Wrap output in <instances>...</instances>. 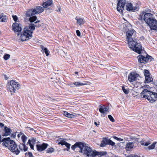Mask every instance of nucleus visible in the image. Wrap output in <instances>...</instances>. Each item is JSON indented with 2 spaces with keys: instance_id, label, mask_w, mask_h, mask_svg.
<instances>
[{
  "instance_id": "nucleus-1",
  "label": "nucleus",
  "mask_w": 157,
  "mask_h": 157,
  "mask_svg": "<svg viewBox=\"0 0 157 157\" xmlns=\"http://www.w3.org/2000/svg\"><path fill=\"white\" fill-rule=\"evenodd\" d=\"M83 147H81L79 152L83 153L87 157H95L98 156L99 157L105 155L107 154L106 151L98 152L96 150L93 151L90 147L86 146V144L82 143Z\"/></svg>"
},
{
  "instance_id": "nucleus-2",
  "label": "nucleus",
  "mask_w": 157,
  "mask_h": 157,
  "mask_svg": "<svg viewBox=\"0 0 157 157\" xmlns=\"http://www.w3.org/2000/svg\"><path fill=\"white\" fill-rule=\"evenodd\" d=\"M2 142L4 146L8 147L16 155H18L20 153V151L18 149L16 144L13 140H11L10 138H5L2 140Z\"/></svg>"
},
{
  "instance_id": "nucleus-3",
  "label": "nucleus",
  "mask_w": 157,
  "mask_h": 157,
  "mask_svg": "<svg viewBox=\"0 0 157 157\" xmlns=\"http://www.w3.org/2000/svg\"><path fill=\"white\" fill-rule=\"evenodd\" d=\"M137 40H127L128 44L131 50L139 54L141 53L142 46L136 41Z\"/></svg>"
},
{
  "instance_id": "nucleus-4",
  "label": "nucleus",
  "mask_w": 157,
  "mask_h": 157,
  "mask_svg": "<svg viewBox=\"0 0 157 157\" xmlns=\"http://www.w3.org/2000/svg\"><path fill=\"white\" fill-rule=\"evenodd\" d=\"M36 26V25L34 24L31 23L29 24V29L27 27L25 28L22 34L21 35V39H23L24 38H31L33 33L32 31L34 30L35 29Z\"/></svg>"
},
{
  "instance_id": "nucleus-5",
  "label": "nucleus",
  "mask_w": 157,
  "mask_h": 157,
  "mask_svg": "<svg viewBox=\"0 0 157 157\" xmlns=\"http://www.w3.org/2000/svg\"><path fill=\"white\" fill-rule=\"evenodd\" d=\"M8 86L7 87L8 90L11 93H15L16 90L20 88V84L13 80H11L8 83Z\"/></svg>"
},
{
  "instance_id": "nucleus-6",
  "label": "nucleus",
  "mask_w": 157,
  "mask_h": 157,
  "mask_svg": "<svg viewBox=\"0 0 157 157\" xmlns=\"http://www.w3.org/2000/svg\"><path fill=\"white\" fill-rule=\"evenodd\" d=\"M139 63H147L149 60L151 61V59H152L151 56L147 55L146 57L142 55H140L137 57Z\"/></svg>"
},
{
  "instance_id": "nucleus-7",
  "label": "nucleus",
  "mask_w": 157,
  "mask_h": 157,
  "mask_svg": "<svg viewBox=\"0 0 157 157\" xmlns=\"http://www.w3.org/2000/svg\"><path fill=\"white\" fill-rule=\"evenodd\" d=\"M115 143L109 139L106 138H103L101 141V143L100 144V146L101 147H104L106 145H109L112 146L115 145Z\"/></svg>"
},
{
  "instance_id": "nucleus-8",
  "label": "nucleus",
  "mask_w": 157,
  "mask_h": 157,
  "mask_svg": "<svg viewBox=\"0 0 157 157\" xmlns=\"http://www.w3.org/2000/svg\"><path fill=\"white\" fill-rule=\"evenodd\" d=\"M149 87V86H146L143 87L144 90L140 93V96L141 98L147 99L148 98L149 96V94L151 93V91L147 90V89Z\"/></svg>"
},
{
  "instance_id": "nucleus-9",
  "label": "nucleus",
  "mask_w": 157,
  "mask_h": 157,
  "mask_svg": "<svg viewBox=\"0 0 157 157\" xmlns=\"http://www.w3.org/2000/svg\"><path fill=\"white\" fill-rule=\"evenodd\" d=\"M136 32L133 29L129 30L126 32L127 39H136Z\"/></svg>"
},
{
  "instance_id": "nucleus-10",
  "label": "nucleus",
  "mask_w": 157,
  "mask_h": 157,
  "mask_svg": "<svg viewBox=\"0 0 157 157\" xmlns=\"http://www.w3.org/2000/svg\"><path fill=\"white\" fill-rule=\"evenodd\" d=\"M148 22L147 24L151 30H157V21L154 18Z\"/></svg>"
},
{
  "instance_id": "nucleus-11",
  "label": "nucleus",
  "mask_w": 157,
  "mask_h": 157,
  "mask_svg": "<svg viewBox=\"0 0 157 157\" xmlns=\"http://www.w3.org/2000/svg\"><path fill=\"white\" fill-rule=\"evenodd\" d=\"M118 2L117 6V10L119 12H122L124 9L125 4V0H118Z\"/></svg>"
},
{
  "instance_id": "nucleus-12",
  "label": "nucleus",
  "mask_w": 157,
  "mask_h": 157,
  "mask_svg": "<svg viewBox=\"0 0 157 157\" xmlns=\"http://www.w3.org/2000/svg\"><path fill=\"white\" fill-rule=\"evenodd\" d=\"M152 14L150 13H147L145 12L144 16L143 19L147 24L149 21L155 18L153 17Z\"/></svg>"
},
{
  "instance_id": "nucleus-13",
  "label": "nucleus",
  "mask_w": 157,
  "mask_h": 157,
  "mask_svg": "<svg viewBox=\"0 0 157 157\" xmlns=\"http://www.w3.org/2000/svg\"><path fill=\"white\" fill-rule=\"evenodd\" d=\"M12 27L15 32H20L22 29L21 25L19 23H14L12 25Z\"/></svg>"
},
{
  "instance_id": "nucleus-14",
  "label": "nucleus",
  "mask_w": 157,
  "mask_h": 157,
  "mask_svg": "<svg viewBox=\"0 0 157 157\" xmlns=\"http://www.w3.org/2000/svg\"><path fill=\"white\" fill-rule=\"evenodd\" d=\"M147 99L151 102H154L157 100V93L151 91V93L149 94V96Z\"/></svg>"
},
{
  "instance_id": "nucleus-15",
  "label": "nucleus",
  "mask_w": 157,
  "mask_h": 157,
  "mask_svg": "<svg viewBox=\"0 0 157 157\" xmlns=\"http://www.w3.org/2000/svg\"><path fill=\"white\" fill-rule=\"evenodd\" d=\"M139 75L137 74L132 72L128 75V80L130 82H133L136 80Z\"/></svg>"
},
{
  "instance_id": "nucleus-16",
  "label": "nucleus",
  "mask_w": 157,
  "mask_h": 157,
  "mask_svg": "<svg viewBox=\"0 0 157 157\" xmlns=\"http://www.w3.org/2000/svg\"><path fill=\"white\" fill-rule=\"evenodd\" d=\"M48 144L46 143H43L41 144H36L37 150L39 151H42L44 150L48 147Z\"/></svg>"
},
{
  "instance_id": "nucleus-17",
  "label": "nucleus",
  "mask_w": 157,
  "mask_h": 157,
  "mask_svg": "<svg viewBox=\"0 0 157 157\" xmlns=\"http://www.w3.org/2000/svg\"><path fill=\"white\" fill-rule=\"evenodd\" d=\"M126 10L128 11H132L136 10L137 7L136 6H133L130 3H127L126 5Z\"/></svg>"
},
{
  "instance_id": "nucleus-18",
  "label": "nucleus",
  "mask_w": 157,
  "mask_h": 157,
  "mask_svg": "<svg viewBox=\"0 0 157 157\" xmlns=\"http://www.w3.org/2000/svg\"><path fill=\"white\" fill-rule=\"evenodd\" d=\"M99 111L101 113H104L105 112H109V107L104 105L99 106Z\"/></svg>"
},
{
  "instance_id": "nucleus-19",
  "label": "nucleus",
  "mask_w": 157,
  "mask_h": 157,
  "mask_svg": "<svg viewBox=\"0 0 157 157\" xmlns=\"http://www.w3.org/2000/svg\"><path fill=\"white\" fill-rule=\"evenodd\" d=\"M83 147L82 145V143L78 142H76L71 147V149L73 150H74L77 148H79V150H80L81 147Z\"/></svg>"
},
{
  "instance_id": "nucleus-20",
  "label": "nucleus",
  "mask_w": 157,
  "mask_h": 157,
  "mask_svg": "<svg viewBox=\"0 0 157 157\" xmlns=\"http://www.w3.org/2000/svg\"><path fill=\"white\" fill-rule=\"evenodd\" d=\"M33 9L34 11L35 14H39L41 13L44 10L43 8L40 6H36Z\"/></svg>"
},
{
  "instance_id": "nucleus-21",
  "label": "nucleus",
  "mask_w": 157,
  "mask_h": 157,
  "mask_svg": "<svg viewBox=\"0 0 157 157\" xmlns=\"http://www.w3.org/2000/svg\"><path fill=\"white\" fill-rule=\"evenodd\" d=\"M4 131L5 132L3 133L2 135L4 136H6L10 134L11 132H12V130L11 128L5 126L4 127Z\"/></svg>"
},
{
  "instance_id": "nucleus-22",
  "label": "nucleus",
  "mask_w": 157,
  "mask_h": 157,
  "mask_svg": "<svg viewBox=\"0 0 157 157\" xmlns=\"http://www.w3.org/2000/svg\"><path fill=\"white\" fill-rule=\"evenodd\" d=\"M52 2L53 1L52 0H48L46 2H44L42 6L44 8H47L48 6H50L52 4Z\"/></svg>"
},
{
  "instance_id": "nucleus-23",
  "label": "nucleus",
  "mask_w": 157,
  "mask_h": 157,
  "mask_svg": "<svg viewBox=\"0 0 157 157\" xmlns=\"http://www.w3.org/2000/svg\"><path fill=\"white\" fill-rule=\"evenodd\" d=\"M26 16L27 17H30L31 16H33L35 15L34 11L33 9L29 10L26 12Z\"/></svg>"
},
{
  "instance_id": "nucleus-24",
  "label": "nucleus",
  "mask_w": 157,
  "mask_h": 157,
  "mask_svg": "<svg viewBox=\"0 0 157 157\" xmlns=\"http://www.w3.org/2000/svg\"><path fill=\"white\" fill-rule=\"evenodd\" d=\"M134 143L129 142L128 143L126 146V149L127 151H130L133 148L134 146Z\"/></svg>"
},
{
  "instance_id": "nucleus-25",
  "label": "nucleus",
  "mask_w": 157,
  "mask_h": 157,
  "mask_svg": "<svg viewBox=\"0 0 157 157\" xmlns=\"http://www.w3.org/2000/svg\"><path fill=\"white\" fill-rule=\"evenodd\" d=\"M75 19L77 21V23L80 26H81L82 25H83L84 23V21L82 18L76 17Z\"/></svg>"
},
{
  "instance_id": "nucleus-26",
  "label": "nucleus",
  "mask_w": 157,
  "mask_h": 157,
  "mask_svg": "<svg viewBox=\"0 0 157 157\" xmlns=\"http://www.w3.org/2000/svg\"><path fill=\"white\" fill-rule=\"evenodd\" d=\"M40 47L43 52H45L47 56H48L49 55V51L47 48L44 47V46L42 45H41Z\"/></svg>"
},
{
  "instance_id": "nucleus-27",
  "label": "nucleus",
  "mask_w": 157,
  "mask_h": 157,
  "mask_svg": "<svg viewBox=\"0 0 157 157\" xmlns=\"http://www.w3.org/2000/svg\"><path fill=\"white\" fill-rule=\"evenodd\" d=\"M7 20V18L6 15L2 13L0 14V21L5 22Z\"/></svg>"
},
{
  "instance_id": "nucleus-28",
  "label": "nucleus",
  "mask_w": 157,
  "mask_h": 157,
  "mask_svg": "<svg viewBox=\"0 0 157 157\" xmlns=\"http://www.w3.org/2000/svg\"><path fill=\"white\" fill-rule=\"evenodd\" d=\"M128 24L124 23L121 25V27L122 28V30L124 31H127V30L128 29V26L127 25Z\"/></svg>"
},
{
  "instance_id": "nucleus-29",
  "label": "nucleus",
  "mask_w": 157,
  "mask_h": 157,
  "mask_svg": "<svg viewBox=\"0 0 157 157\" xmlns=\"http://www.w3.org/2000/svg\"><path fill=\"white\" fill-rule=\"evenodd\" d=\"M63 114L64 116L68 118H72L74 117V115L69 113L66 111H64Z\"/></svg>"
},
{
  "instance_id": "nucleus-30",
  "label": "nucleus",
  "mask_w": 157,
  "mask_h": 157,
  "mask_svg": "<svg viewBox=\"0 0 157 157\" xmlns=\"http://www.w3.org/2000/svg\"><path fill=\"white\" fill-rule=\"evenodd\" d=\"M140 143L142 145L145 146H147L151 144L150 142L148 141L147 142H146L144 140H141L140 142Z\"/></svg>"
},
{
  "instance_id": "nucleus-31",
  "label": "nucleus",
  "mask_w": 157,
  "mask_h": 157,
  "mask_svg": "<svg viewBox=\"0 0 157 157\" xmlns=\"http://www.w3.org/2000/svg\"><path fill=\"white\" fill-rule=\"evenodd\" d=\"M75 86H83L86 84V83H82L80 82H74Z\"/></svg>"
},
{
  "instance_id": "nucleus-32",
  "label": "nucleus",
  "mask_w": 157,
  "mask_h": 157,
  "mask_svg": "<svg viewBox=\"0 0 157 157\" xmlns=\"http://www.w3.org/2000/svg\"><path fill=\"white\" fill-rule=\"evenodd\" d=\"M144 13L145 12L143 11L140 13L138 17L139 20L141 21L143 20V19L144 16Z\"/></svg>"
},
{
  "instance_id": "nucleus-33",
  "label": "nucleus",
  "mask_w": 157,
  "mask_h": 157,
  "mask_svg": "<svg viewBox=\"0 0 157 157\" xmlns=\"http://www.w3.org/2000/svg\"><path fill=\"white\" fill-rule=\"evenodd\" d=\"M37 19L36 16H33L29 18V20L30 22H33L35 21Z\"/></svg>"
},
{
  "instance_id": "nucleus-34",
  "label": "nucleus",
  "mask_w": 157,
  "mask_h": 157,
  "mask_svg": "<svg viewBox=\"0 0 157 157\" xmlns=\"http://www.w3.org/2000/svg\"><path fill=\"white\" fill-rule=\"evenodd\" d=\"M145 83H148L151 81V78L150 77V75L147 76L145 77Z\"/></svg>"
},
{
  "instance_id": "nucleus-35",
  "label": "nucleus",
  "mask_w": 157,
  "mask_h": 157,
  "mask_svg": "<svg viewBox=\"0 0 157 157\" xmlns=\"http://www.w3.org/2000/svg\"><path fill=\"white\" fill-rule=\"evenodd\" d=\"M21 138L23 143L25 144V142L27 139V137L24 135H23L21 136Z\"/></svg>"
},
{
  "instance_id": "nucleus-36",
  "label": "nucleus",
  "mask_w": 157,
  "mask_h": 157,
  "mask_svg": "<svg viewBox=\"0 0 157 157\" xmlns=\"http://www.w3.org/2000/svg\"><path fill=\"white\" fill-rule=\"evenodd\" d=\"M156 144V142H154V143H153L151 145H150L148 146V149L149 150L153 149L155 147V144Z\"/></svg>"
},
{
  "instance_id": "nucleus-37",
  "label": "nucleus",
  "mask_w": 157,
  "mask_h": 157,
  "mask_svg": "<svg viewBox=\"0 0 157 157\" xmlns=\"http://www.w3.org/2000/svg\"><path fill=\"white\" fill-rule=\"evenodd\" d=\"M144 74L145 77L150 75V73L149 71L146 69L144 70Z\"/></svg>"
},
{
  "instance_id": "nucleus-38",
  "label": "nucleus",
  "mask_w": 157,
  "mask_h": 157,
  "mask_svg": "<svg viewBox=\"0 0 157 157\" xmlns=\"http://www.w3.org/2000/svg\"><path fill=\"white\" fill-rule=\"evenodd\" d=\"M54 151V149L52 147L48 148L46 150L47 153H52Z\"/></svg>"
},
{
  "instance_id": "nucleus-39",
  "label": "nucleus",
  "mask_w": 157,
  "mask_h": 157,
  "mask_svg": "<svg viewBox=\"0 0 157 157\" xmlns=\"http://www.w3.org/2000/svg\"><path fill=\"white\" fill-rule=\"evenodd\" d=\"M10 57V55L9 54H5L3 56V58L5 60L8 59Z\"/></svg>"
},
{
  "instance_id": "nucleus-40",
  "label": "nucleus",
  "mask_w": 157,
  "mask_h": 157,
  "mask_svg": "<svg viewBox=\"0 0 157 157\" xmlns=\"http://www.w3.org/2000/svg\"><path fill=\"white\" fill-rule=\"evenodd\" d=\"M30 141V143H31L32 144H34L36 142L37 140L36 138H32L31 139H29Z\"/></svg>"
},
{
  "instance_id": "nucleus-41",
  "label": "nucleus",
  "mask_w": 157,
  "mask_h": 157,
  "mask_svg": "<svg viewBox=\"0 0 157 157\" xmlns=\"http://www.w3.org/2000/svg\"><path fill=\"white\" fill-rule=\"evenodd\" d=\"M122 90L124 93L125 94H128L129 92V91L128 90L125 89V87L124 86H122Z\"/></svg>"
},
{
  "instance_id": "nucleus-42",
  "label": "nucleus",
  "mask_w": 157,
  "mask_h": 157,
  "mask_svg": "<svg viewBox=\"0 0 157 157\" xmlns=\"http://www.w3.org/2000/svg\"><path fill=\"white\" fill-rule=\"evenodd\" d=\"M108 117L111 121L112 122H114L115 121L114 119L111 115H108Z\"/></svg>"
},
{
  "instance_id": "nucleus-43",
  "label": "nucleus",
  "mask_w": 157,
  "mask_h": 157,
  "mask_svg": "<svg viewBox=\"0 0 157 157\" xmlns=\"http://www.w3.org/2000/svg\"><path fill=\"white\" fill-rule=\"evenodd\" d=\"M25 144L23 143V144H20L19 145V149L21 150L22 151H23V147H24Z\"/></svg>"
},
{
  "instance_id": "nucleus-44",
  "label": "nucleus",
  "mask_w": 157,
  "mask_h": 157,
  "mask_svg": "<svg viewBox=\"0 0 157 157\" xmlns=\"http://www.w3.org/2000/svg\"><path fill=\"white\" fill-rule=\"evenodd\" d=\"M27 144H29V146H30V148L31 149H33L34 144H32L31 143H30V140H28V142H27Z\"/></svg>"
},
{
  "instance_id": "nucleus-45",
  "label": "nucleus",
  "mask_w": 157,
  "mask_h": 157,
  "mask_svg": "<svg viewBox=\"0 0 157 157\" xmlns=\"http://www.w3.org/2000/svg\"><path fill=\"white\" fill-rule=\"evenodd\" d=\"M64 145H65V146L67 148V151H68V149H70V147L71 146V144L66 142H65Z\"/></svg>"
},
{
  "instance_id": "nucleus-46",
  "label": "nucleus",
  "mask_w": 157,
  "mask_h": 157,
  "mask_svg": "<svg viewBox=\"0 0 157 157\" xmlns=\"http://www.w3.org/2000/svg\"><path fill=\"white\" fill-rule=\"evenodd\" d=\"M25 155H27V156L29 157H33V155L32 153L31 152H29L28 153H25Z\"/></svg>"
},
{
  "instance_id": "nucleus-47",
  "label": "nucleus",
  "mask_w": 157,
  "mask_h": 157,
  "mask_svg": "<svg viewBox=\"0 0 157 157\" xmlns=\"http://www.w3.org/2000/svg\"><path fill=\"white\" fill-rule=\"evenodd\" d=\"M12 17L14 21H16L18 19L17 16L16 15H12Z\"/></svg>"
},
{
  "instance_id": "nucleus-48",
  "label": "nucleus",
  "mask_w": 157,
  "mask_h": 157,
  "mask_svg": "<svg viewBox=\"0 0 157 157\" xmlns=\"http://www.w3.org/2000/svg\"><path fill=\"white\" fill-rule=\"evenodd\" d=\"M66 142L64 140H61L58 143L59 144H61L62 145H64Z\"/></svg>"
},
{
  "instance_id": "nucleus-49",
  "label": "nucleus",
  "mask_w": 157,
  "mask_h": 157,
  "mask_svg": "<svg viewBox=\"0 0 157 157\" xmlns=\"http://www.w3.org/2000/svg\"><path fill=\"white\" fill-rule=\"evenodd\" d=\"M16 133L15 132H13L11 136V137L13 138H14L16 136Z\"/></svg>"
},
{
  "instance_id": "nucleus-50",
  "label": "nucleus",
  "mask_w": 157,
  "mask_h": 157,
  "mask_svg": "<svg viewBox=\"0 0 157 157\" xmlns=\"http://www.w3.org/2000/svg\"><path fill=\"white\" fill-rule=\"evenodd\" d=\"M76 33L77 35L78 36H80V33L78 30H77L76 31Z\"/></svg>"
},
{
  "instance_id": "nucleus-51",
  "label": "nucleus",
  "mask_w": 157,
  "mask_h": 157,
  "mask_svg": "<svg viewBox=\"0 0 157 157\" xmlns=\"http://www.w3.org/2000/svg\"><path fill=\"white\" fill-rule=\"evenodd\" d=\"M23 149L24 151H26L27 150L28 147L26 146V145L25 144L24 147Z\"/></svg>"
},
{
  "instance_id": "nucleus-52",
  "label": "nucleus",
  "mask_w": 157,
  "mask_h": 157,
  "mask_svg": "<svg viewBox=\"0 0 157 157\" xmlns=\"http://www.w3.org/2000/svg\"><path fill=\"white\" fill-rule=\"evenodd\" d=\"M69 85L71 87H73L75 86V85L74 84V83H71Z\"/></svg>"
},
{
  "instance_id": "nucleus-53",
  "label": "nucleus",
  "mask_w": 157,
  "mask_h": 157,
  "mask_svg": "<svg viewBox=\"0 0 157 157\" xmlns=\"http://www.w3.org/2000/svg\"><path fill=\"white\" fill-rule=\"evenodd\" d=\"M4 126V124L2 123H0V127L2 128Z\"/></svg>"
},
{
  "instance_id": "nucleus-54",
  "label": "nucleus",
  "mask_w": 157,
  "mask_h": 157,
  "mask_svg": "<svg viewBox=\"0 0 157 157\" xmlns=\"http://www.w3.org/2000/svg\"><path fill=\"white\" fill-rule=\"evenodd\" d=\"M117 140H118L119 141H123V139H122V138H118Z\"/></svg>"
},
{
  "instance_id": "nucleus-55",
  "label": "nucleus",
  "mask_w": 157,
  "mask_h": 157,
  "mask_svg": "<svg viewBox=\"0 0 157 157\" xmlns=\"http://www.w3.org/2000/svg\"><path fill=\"white\" fill-rule=\"evenodd\" d=\"M99 122H98V124H97V123L96 122H94V124L95 125H96L97 126H98L99 125Z\"/></svg>"
},
{
  "instance_id": "nucleus-56",
  "label": "nucleus",
  "mask_w": 157,
  "mask_h": 157,
  "mask_svg": "<svg viewBox=\"0 0 157 157\" xmlns=\"http://www.w3.org/2000/svg\"><path fill=\"white\" fill-rule=\"evenodd\" d=\"M27 128H28V129L30 130H31V131H32V130L33 131L34 130L33 129V128H31L30 127H28Z\"/></svg>"
},
{
  "instance_id": "nucleus-57",
  "label": "nucleus",
  "mask_w": 157,
  "mask_h": 157,
  "mask_svg": "<svg viewBox=\"0 0 157 157\" xmlns=\"http://www.w3.org/2000/svg\"><path fill=\"white\" fill-rule=\"evenodd\" d=\"M113 138L114 139H115V140H118V138L116 136H113Z\"/></svg>"
},
{
  "instance_id": "nucleus-58",
  "label": "nucleus",
  "mask_w": 157,
  "mask_h": 157,
  "mask_svg": "<svg viewBox=\"0 0 157 157\" xmlns=\"http://www.w3.org/2000/svg\"><path fill=\"white\" fill-rule=\"evenodd\" d=\"M136 141H138L137 138H133V139H132Z\"/></svg>"
},
{
  "instance_id": "nucleus-59",
  "label": "nucleus",
  "mask_w": 157,
  "mask_h": 157,
  "mask_svg": "<svg viewBox=\"0 0 157 157\" xmlns=\"http://www.w3.org/2000/svg\"><path fill=\"white\" fill-rule=\"evenodd\" d=\"M5 79L6 80H7L8 78L7 77L6 75H4Z\"/></svg>"
},
{
  "instance_id": "nucleus-60",
  "label": "nucleus",
  "mask_w": 157,
  "mask_h": 157,
  "mask_svg": "<svg viewBox=\"0 0 157 157\" xmlns=\"http://www.w3.org/2000/svg\"><path fill=\"white\" fill-rule=\"evenodd\" d=\"M61 10V9L60 8H59L57 10V12H60Z\"/></svg>"
},
{
  "instance_id": "nucleus-61",
  "label": "nucleus",
  "mask_w": 157,
  "mask_h": 157,
  "mask_svg": "<svg viewBox=\"0 0 157 157\" xmlns=\"http://www.w3.org/2000/svg\"><path fill=\"white\" fill-rule=\"evenodd\" d=\"M40 21L39 20H38V21H36L35 23V24H36V23H38V22H40Z\"/></svg>"
},
{
  "instance_id": "nucleus-62",
  "label": "nucleus",
  "mask_w": 157,
  "mask_h": 157,
  "mask_svg": "<svg viewBox=\"0 0 157 157\" xmlns=\"http://www.w3.org/2000/svg\"><path fill=\"white\" fill-rule=\"evenodd\" d=\"M107 38L110 39V38H114L113 37H110V36H109L107 37Z\"/></svg>"
},
{
  "instance_id": "nucleus-63",
  "label": "nucleus",
  "mask_w": 157,
  "mask_h": 157,
  "mask_svg": "<svg viewBox=\"0 0 157 157\" xmlns=\"http://www.w3.org/2000/svg\"><path fill=\"white\" fill-rule=\"evenodd\" d=\"M144 39V38L143 36H142V37H140V39H141V40Z\"/></svg>"
},
{
  "instance_id": "nucleus-64",
  "label": "nucleus",
  "mask_w": 157,
  "mask_h": 157,
  "mask_svg": "<svg viewBox=\"0 0 157 157\" xmlns=\"http://www.w3.org/2000/svg\"><path fill=\"white\" fill-rule=\"evenodd\" d=\"M78 72H77V71H75V74H78Z\"/></svg>"
}]
</instances>
